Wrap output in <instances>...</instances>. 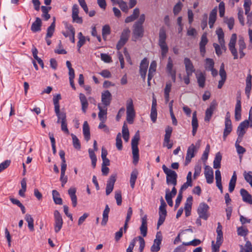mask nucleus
<instances>
[{"label": "nucleus", "instance_id": "nucleus-7", "mask_svg": "<svg viewBox=\"0 0 252 252\" xmlns=\"http://www.w3.org/2000/svg\"><path fill=\"white\" fill-rule=\"evenodd\" d=\"M173 62L171 58L169 57L168 58L167 63L166 67V69L167 73L170 75L172 81L175 82L176 81V70L173 67Z\"/></svg>", "mask_w": 252, "mask_h": 252}, {"label": "nucleus", "instance_id": "nucleus-49", "mask_svg": "<svg viewBox=\"0 0 252 252\" xmlns=\"http://www.w3.org/2000/svg\"><path fill=\"white\" fill-rule=\"evenodd\" d=\"M243 176L246 182L249 183L252 187V171H249L248 172L245 171Z\"/></svg>", "mask_w": 252, "mask_h": 252}, {"label": "nucleus", "instance_id": "nucleus-52", "mask_svg": "<svg viewBox=\"0 0 252 252\" xmlns=\"http://www.w3.org/2000/svg\"><path fill=\"white\" fill-rule=\"evenodd\" d=\"M117 3L119 4L121 9L125 12H127L128 7L127 3L123 0H119L117 1Z\"/></svg>", "mask_w": 252, "mask_h": 252}, {"label": "nucleus", "instance_id": "nucleus-57", "mask_svg": "<svg viewBox=\"0 0 252 252\" xmlns=\"http://www.w3.org/2000/svg\"><path fill=\"white\" fill-rule=\"evenodd\" d=\"M191 125H192V127L198 128V121H197V119L196 111L194 112L192 114Z\"/></svg>", "mask_w": 252, "mask_h": 252}, {"label": "nucleus", "instance_id": "nucleus-1", "mask_svg": "<svg viewBox=\"0 0 252 252\" xmlns=\"http://www.w3.org/2000/svg\"><path fill=\"white\" fill-rule=\"evenodd\" d=\"M145 20V15L142 14L138 21L135 22L133 25V40L136 41L138 38H141L144 34V28L143 24Z\"/></svg>", "mask_w": 252, "mask_h": 252}, {"label": "nucleus", "instance_id": "nucleus-13", "mask_svg": "<svg viewBox=\"0 0 252 252\" xmlns=\"http://www.w3.org/2000/svg\"><path fill=\"white\" fill-rule=\"evenodd\" d=\"M166 194L165 196V199L168 204L172 207L173 206V201L172 198L175 196L177 193V189L175 187H173L171 192H170L169 189H167L165 190Z\"/></svg>", "mask_w": 252, "mask_h": 252}, {"label": "nucleus", "instance_id": "nucleus-54", "mask_svg": "<svg viewBox=\"0 0 252 252\" xmlns=\"http://www.w3.org/2000/svg\"><path fill=\"white\" fill-rule=\"evenodd\" d=\"M137 240L139 241V251L140 252H143L145 246V242L143 238L140 236L136 237Z\"/></svg>", "mask_w": 252, "mask_h": 252}, {"label": "nucleus", "instance_id": "nucleus-46", "mask_svg": "<svg viewBox=\"0 0 252 252\" xmlns=\"http://www.w3.org/2000/svg\"><path fill=\"white\" fill-rule=\"evenodd\" d=\"M88 152H89L90 158H91V160H92V165L93 168H95V167L96 166V160H97L96 157L95 155L94 151L93 150L90 149H89Z\"/></svg>", "mask_w": 252, "mask_h": 252}, {"label": "nucleus", "instance_id": "nucleus-43", "mask_svg": "<svg viewBox=\"0 0 252 252\" xmlns=\"http://www.w3.org/2000/svg\"><path fill=\"white\" fill-rule=\"evenodd\" d=\"M161 49V55L163 59L168 52V47L166 42L163 43H158Z\"/></svg>", "mask_w": 252, "mask_h": 252}, {"label": "nucleus", "instance_id": "nucleus-26", "mask_svg": "<svg viewBox=\"0 0 252 252\" xmlns=\"http://www.w3.org/2000/svg\"><path fill=\"white\" fill-rule=\"evenodd\" d=\"M238 45H239V51L240 53V58H243L245 54L243 52V50L246 48V45L244 41V37L242 36H239V40H238Z\"/></svg>", "mask_w": 252, "mask_h": 252}, {"label": "nucleus", "instance_id": "nucleus-12", "mask_svg": "<svg viewBox=\"0 0 252 252\" xmlns=\"http://www.w3.org/2000/svg\"><path fill=\"white\" fill-rule=\"evenodd\" d=\"M249 120H245L241 122L237 127V133L239 137H242L246 133L245 129L249 126Z\"/></svg>", "mask_w": 252, "mask_h": 252}, {"label": "nucleus", "instance_id": "nucleus-39", "mask_svg": "<svg viewBox=\"0 0 252 252\" xmlns=\"http://www.w3.org/2000/svg\"><path fill=\"white\" fill-rule=\"evenodd\" d=\"M25 220L28 222V227L31 231L34 230L33 219L32 216L29 214H27L25 217Z\"/></svg>", "mask_w": 252, "mask_h": 252}, {"label": "nucleus", "instance_id": "nucleus-4", "mask_svg": "<svg viewBox=\"0 0 252 252\" xmlns=\"http://www.w3.org/2000/svg\"><path fill=\"white\" fill-rule=\"evenodd\" d=\"M54 230L56 233H58L62 228L63 225V220L62 216L58 210L54 212Z\"/></svg>", "mask_w": 252, "mask_h": 252}, {"label": "nucleus", "instance_id": "nucleus-40", "mask_svg": "<svg viewBox=\"0 0 252 252\" xmlns=\"http://www.w3.org/2000/svg\"><path fill=\"white\" fill-rule=\"evenodd\" d=\"M52 195L55 204L59 205L63 204L62 199L60 197V193L57 190H53L52 191Z\"/></svg>", "mask_w": 252, "mask_h": 252}, {"label": "nucleus", "instance_id": "nucleus-20", "mask_svg": "<svg viewBox=\"0 0 252 252\" xmlns=\"http://www.w3.org/2000/svg\"><path fill=\"white\" fill-rule=\"evenodd\" d=\"M243 201L250 204H252V197L249 192L244 189H241L240 191Z\"/></svg>", "mask_w": 252, "mask_h": 252}, {"label": "nucleus", "instance_id": "nucleus-19", "mask_svg": "<svg viewBox=\"0 0 252 252\" xmlns=\"http://www.w3.org/2000/svg\"><path fill=\"white\" fill-rule=\"evenodd\" d=\"M167 215L166 208L159 207V219L157 223V229H158L159 226L162 225L165 220Z\"/></svg>", "mask_w": 252, "mask_h": 252}, {"label": "nucleus", "instance_id": "nucleus-16", "mask_svg": "<svg viewBox=\"0 0 252 252\" xmlns=\"http://www.w3.org/2000/svg\"><path fill=\"white\" fill-rule=\"evenodd\" d=\"M184 64L187 75H188V76H191L192 74L195 71V69L192 62L189 59L185 58L184 59Z\"/></svg>", "mask_w": 252, "mask_h": 252}, {"label": "nucleus", "instance_id": "nucleus-24", "mask_svg": "<svg viewBox=\"0 0 252 252\" xmlns=\"http://www.w3.org/2000/svg\"><path fill=\"white\" fill-rule=\"evenodd\" d=\"M196 78L198 86L200 88H203L205 86L206 76L205 73L199 72L196 74Z\"/></svg>", "mask_w": 252, "mask_h": 252}, {"label": "nucleus", "instance_id": "nucleus-15", "mask_svg": "<svg viewBox=\"0 0 252 252\" xmlns=\"http://www.w3.org/2000/svg\"><path fill=\"white\" fill-rule=\"evenodd\" d=\"M197 151L195 146L192 144L188 149L186 157L185 164L187 165L190 162L191 159L194 157V152Z\"/></svg>", "mask_w": 252, "mask_h": 252}, {"label": "nucleus", "instance_id": "nucleus-38", "mask_svg": "<svg viewBox=\"0 0 252 252\" xmlns=\"http://www.w3.org/2000/svg\"><path fill=\"white\" fill-rule=\"evenodd\" d=\"M138 174V172L136 169L133 170L130 174V187L132 189H133L135 186V183L136 180L137 178Z\"/></svg>", "mask_w": 252, "mask_h": 252}, {"label": "nucleus", "instance_id": "nucleus-21", "mask_svg": "<svg viewBox=\"0 0 252 252\" xmlns=\"http://www.w3.org/2000/svg\"><path fill=\"white\" fill-rule=\"evenodd\" d=\"M147 216L145 215L141 219V225L140 227V233L143 237H146L147 234Z\"/></svg>", "mask_w": 252, "mask_h": 252}, {"label": "nucleus", "instance_id": "nucleus-34", "mask_svg": "<svg viewBox=\"0 0 252 252\" xmlns=\"http://www.w3.org/2000/svg\"><path fill=\"white\" fill-rule=\"evenodd\" d=\"M110 212V208L108 205L105 206L104 210L102 214V220L101 224L103 226H105L108 220V214Z\"/></svg>", "mask_w": 252, "mask_h": 252}, {"label": "nucleus", "instance_id": "nucleus-28", "mask_svg": "<svg viewBox=\"0 0 252 252\" xmlns=\"http://www.w3.org/2000/svg\"><path fill=\"white\" fill-rule=\"evenodd\" d=\"M192 196L188 197L187 199L186 202L185 204V215L186 217H188L190 215L191 209L192 205Z\"/></svg>", "mask_w": 252, "mask_h": 252}, {"label": "nucleus", "instance_id": "nucleus-10", "mask_svg": "<svg viewBox=\"0 0 252 252\" xmlns=\"http://www.w3.org/2000/svg\"><path fill=\"white\" fill-rule=\"evenodd\" d=\"M116 174H112L110 176L109 180L107 182L106 188V194L109 195L113 191L115 183L116 181Z\"/></svg>", "mask_w": 252, "mask_h": 252}, {"label": "nucleus", "instance_id": "nucleus-22", "mask_svg": "<svg viewBox=\"0 0 252 252\" xmlns=\"http://www.w3.org/2000/svg\"><path fill=\"white\" fill-rule=\"evenodd\" d=\"M57 123H61V129L64 132L68 134L69 130L67 127V122L66 115H61V117L58 118Z\"/></svg>", "mask_w": 252, "mask_h": 252}, {"label": "nucleus", "instance_id": "nucleus-23", "mask_svg": "<svg viewBox=\"0 0 252 252\" xmlns=\"http://www.w3.org/2000/svg\"><path fill=\"white\" fill-rule=\"evenodd\" d=\"M216 34L218 35L219 42L222 49L225 50V41L224 39V33L221 28L216 30Z\"/></svg>", "mask_w": 252, "mask_h": 252}, {"label": "nucleus", "instance_id": "nucleus-27", "mask_svg": "<svg viewBox=\"0 0 252 252\" xmlns=\"http://www.w3.org/2000/svg\"><path fill=\"white\" fill-rule=\"evenodd\" d=\"M216 232L217 233L216 243L218 245H221L223 242V233L222 231V226L220 222H218V223Z\"/></svg>", "mask_w": 252, "mask_h": 252}, {"label": "nucleus", "instance_id": "nucleus-62", "mask_svg": "<svg viewBox=\"0 0 252 252\" xmlns=\"http://www.w3.org/2000/svg\"><path fill=\"white\" fill-rule=\"evenodd\" d=\"M10 160H6L1 163L0 164V173L7 168L10 164Z\"/></svg>", "mask_w": 252, "mask_h": 252}, {"label": "nucleus", "instance_id": "nucleus-64", "mask_svg": "<svg viewBox=\"0 0 252 252\" xmlns=\"http://www.w3.org/2000/svg\"><path fill=\"white\" fill-rule=\"evenodd\" d=\"M201 171V166L200 164H197L194 167V172L193 174V178L195 179L199 175Z\"/></svg>", "mask_w": 252, "mask_h": 252}, {"label": "nucleus", "instance_id": "nucleus-36", "mask_svg": "<svg viewBox=\"0 0 252 252\" xmlns=\"http://www.w3.org/2000/svg\"><path fill=\"white\" fill-rule=\"evenodd\" d=\"M161 242V239L156 238L154 240V244L152 246L151 248V252H158L160 250V245Z\"/></svg>", "mask_w": 252, "mask_h": 252}, {"label": "nucleus", "instance_id": "nucleus-35", "mask_svg": "<svg viewBox=\"0 0 252 252\" xmlns=\"http://www.w3.org/2000/svg\"><path fill=\"white\" fill-rule=\"evenodd\" d=\"M222 158V156L220 152L216 154L215 159L213 161V167L215 169L220 168V162Z\"/></svg>", "mask_w": 252, "mask_h": 252}, {"label": "nucleus", "instance_id": "nucleus-55", "mask_svg": "<svg viewBox=\"0 0 252 252\" xmlns=\"http://www.w3.org/2000/svg\"><path fill=\"white\" fill-rule=\"evenodd\" d=\"M214 62L213 59L207 58L206 59L205 68L206 69H212L214 68Z\"/></svg>", "mask_w": 252, "mask_h": 252}, {"label": "nucleus", "instance_id": "nucleus-56", "mask_svg": "<svg viewBox=\"0 0 252 252\" xmlns=\"http://www.w3.org/2000/svg\"><path fill=\"white\" fill-rule=\"evenodd\" d=\"M219 74L221 77V79L225 80L226 79V73L224 70V64L222 63L220 67Z\"/></svg>", "mask_w": 252, "mask_h": 252}, {"label": "nucleus", "instance_id": "nucleus-2", "mask_svg": "<svg viewBox=\"0 0 252 252\" xmlns=\"http://www.w3.org/2000/svg\"><path fill=\"white\" fill-rule=\"evenodd\" d=\"M162 168L166 175V183L168 185H172L175 187L177 184V174L175 171L168 168L164 164L162 165Z\"/></svg>", "mask_w": 252, "mask_h": 252}, {"label": "nucleus", "instance_id": "nucleus-3", "mask_svg": "<svg viewBox=\"0 0 252 252\" xmlns=\"http://www.w3.org/2000/svg\"><path fill=\"white\" fill-rule=\"evenodd\" d=\"M135 116L132 100L129 99L126 102V121L130 124H133Z\"/></svg>", "mask_w": 252, "mask_h": 252}, {"label": "nucleus", "instance_id": "nucleus-60", "mask_svg": "<svg viewBox=\"0 0 252 252\" xmlns=\"http://www.w3.org/2000/svg\"><path fill=\"white\" fill-rule=\"evenodd\" d=\"M225 23L227 24L228 25V28L230 30H232L233 28V26L234 24V19L233 17H230L229 18H226L225 19Z\"/></svg>", "mask_w": 252, "mask_h": 252}, {"label": "nucleus", "instance_id": "nucleus-5", "mask_svg": "<svg viewBox=\"0 0 252 252\" xmlns=\"http://www.w3.org/2000/svg\"><path fill=\"white\" fill-rule=\"evenodd\" d=\"M130 33V31L128 28L125 29L123 31L120 39L116 45V48L118 50H120L126 43L129 37Z\"/></svg>", "mask_w": 252, "mask_h": 252}, {"label": "nucleus", "instance_id": "nucleus-53", "mask_svg": "<svg viewBox=\"0 0 252 252\" xmlns=\"http://www.w3.org/2000/svg\"><path fill=\"white\" fill-rule=\"evenodd\" d=\"M115 198L116 200L117 205L119 206L121 205L122 202L121 191L119 190L115 191Z\"/></svg>", "mask_w": 252, "mask_h": 252}, {"label": "nucleus", "instance_id": "nucleus-45", "mask_svg": "<svg viewBox=\"0 0 252 252\" xmlns=\"http://www.w3.org/2000/svg\"><path fill=\"white\" fill-rule=\"evenodd\" d=\"M166 34L165 31L163 29H160L159 32V39L158 43H163L166 42Z\"/></svg>", "mask_w": 252, "mask_h": 252}, {"label": "nucleus", "instance_id": "nucleus-31", "mask_svg": "<svg viewBox=\"0 0 252 252\" xmlns=\"http://www.w3.org/2000/svg\"><path fill=\"white\" fill-rule=\"evenodd\" d=\"M41 24V19L38 17L36 18L35 21L32 24L31 30L34 32L40 31Z\"/></svg>", "mask_w": 252, "mask_h": 252}, {"label": "nucleus", "instance_id": "nucleus-6", "mask_svg": "<svg viewBox=\"0 0 252 252\" xmlns=\"http://www.w3.org/2000/svg\"><path fill=\"white\" fill-rule=\"evenodd\" d=\"M209 206L205 203H201L197 209V213L200 218L207 220L209 217Z\"/></svg>", "mask_w": 252, "mask_h": 252}, {"label": "nucleus", "instance_id": "nucleus-41", "mask_svg": "<svg viewBox=\"0 0 252 252\" xmlns=\"http://www.w3.org/2000/svg\"><path fill=\"white\" fill-rule=\"evenodd\" d=\"M133 156V163L136 164L139 160V149L138 147H131Z\"/></svg>", "mask_w": 252, "mask_h": 252}, {"label": "nucleus", "instance_id": "nucleus-50", "mask_svg": "<svg viewBox=\"0 0 252 252\" xmlns=\"http://www.w3.org/2000/svg\"><path fill=\"white\" fill-rule=\"evenodd\" d=\"M116 146L119 150H121L123 148L122 135L120 133H118L116 139Z\"/></svg>", "mask_w": 252, "mask_h": 252}, {"label": "nucleus", "instance_id": "nucleus-48", "mask_svg": "<svg viewBox=\"0 0 252 252\" xmlns=\"http://www.w3.org/2000/svg\"><path fill=\"white\" fill-rule=\"evenodd\" d=\"M71 136L72 138L73 147L77 150H80L81 148V144L78 138L73 133L71 134Z\"/></svg>", "mask_w": 252, "mask_h": 252}, {"label": "nucleus", "instance_id": "nucleus-9", "mask_svg": "<svg viewBox=\"0 0 252 252\" xmlns=\"http://www.w3.org/2000/svg\"><path fill=\"white\" fill-rule=\"evenodd\" d=\"M237 40V35L235 33L232 34L228 44L229 49L234 57V59H238L237 51L235 48V44Z\"/></svg>", "mask_w": 252, "mask_h": 252}, {"label": "nucleus", "instance_id": "nucleus-14", "mask_svg": "<svg viewBox=\"0 0 252 252\" xmlns=\"http://www.w3.org/2000/svg\"><path fill=\"white\" fill-rule=\"evenodd\" d=\"M204 174L207 183H212L214 181V172L212 168L210 166L208 165L205 166Z\"/></svg>", "mask_w": 252, "mask_h": 252}, {"label": "nucleus", "instance_id": "nucleus-42", "mask_svg": "<svg viewBox=\"0 0 252 252\" xmlns=\"http://www.w3.org/2000/svg\"><path fill=\"white\" fill-rule=\"evenodd\" d=\"M55 29V18L51 25L48 28L46 33V38H50L53 35Z\"/></svg>", "mask_w": 252, "mask_h": 252}, {"label": "nucleus", "instance_id": "nucleus-25", "mask_svg": "<svg viewBox=\"0 0 252 252\" xmlns=\"http://www.w3.org/2000/svg\"><path fill=\"white\" fill-rule=\"evenodd\" d=\"M97 107L99 109L98 117L100 122H106L107 120V108L103 109L100 104H98Z\"/></svg>", "mask_w": 252, "mask_h": 252}, {"label": "nucleus", "instance_id": "nucleus-59", "mask_svg": "<svg viewBox=\"0 0 252 252\" xmlns=\"http://www.w3.org/2000/svg\"><path fill=\"white\" fill-rule=\"evenodd\" d=\"M54 106H55V113L57 115V116L58 117V118H59L60 117H61V116L62 115L64 116V115H66L65 113L64 112H61L60 111V104L59 103H54Z\"/></svg>", "mask_w": 252, "mask_h": 252}, {"label": "nucleus", "instance_id": "nucleus-44", "mask_svg": "<svg viewBox=\"0 0 252 252\" xmlns=\"http://www.w3.org/2000/svg\"><path fill=\"white\" fill-rule=\"evenodd\" d=\"M65 28H66V29H67L69 30L70 33H71V35L69 36L70 39V41L72 43H74L75 42V31L74 28L73 27V26L72 25H69V24H66V25H65Z\"/></svg>", "mask_w": 252, "mask_h": 252}, {"label": "nucleus", "instance_id": "nucleus-30", "mask_svg": "<svg viewBox=\"0 0 252 252\" xmlns=\"http://www.w3.org/2000/svg\"><path fill=\"white\" fill-rule=\"evenodd\" d=\"M79 98L81 103L82 110L85 113L88 107L89 103L85 94L81 93L79 94Z\"/></svg>", "mask_w": 252, "mask_h": 252}, {"label": "nucleus", "instance_id": "nucleus-37", "mask_svg": "<svg viewBox=\"0 0 252 252\" xmlns=\"http://www.w3.org/2000/svg\"><path fill=\"white\" fill-rule=\"evenodd\" d=\"M232 129L231 123H225V128L223 133V139L225 140L226 137L230 133Z\"/></svg>", "mask_w": 252, "mask_h": 252}, {"label": "nucleus", "instance_id": "nucleus-63", "mask_svg": "<svg viewBox=\"0 0 252 252\" xmlns=\"http://www.w3.org/2000/svg\"><path fill=\"white\" fill-rule=\"evenodd\" d=\"M219 14L220 17H222L224 15L225 13V7L224 3L223 2H220L219 5Z\"/></svg>", "mask_w": 252, "mask_h": 252}, {"label": "nucleus", "instance_id": "nucleus-47", "mask_svg": "<svg viewBox=\"0 0 252 252\" xmlns=\"http://www.w3.org/2000/svg\"><path fill=\"white\" fill-rule=\"evenodd\" d=\"M140 140V134L139 131H137L131 140V147H138V142Z\"/></svg>", "mask_w": 252, "mask_h": 252}, {"label": "nucleus", "instance_id": "nucleus-8", "mask_svg": "<svg viewBox=\"0 0 252 252\" xmlns=\"http://www.w3.org/2000/svg\"><path fill=\"white\" fill-rule=\"evenodd\" d=\"M218 103L216 100H213L210 103V106L208 108L205 112V116L204 121L209 122L214 112L217 108Z\"/></svg>", "mask_w": 252, "mask_h": 252}, {"label": "nucleus", "instance_id": "nucleus-18", "mask_svg": "<svg viewBox=\"0 0 252 252\" xmlns=\"http://www.w3.org/2000/svg\"><path fill=\"white\" fill-rule=\"evenodd\" d=\"M208 40L207 37V34L206 33H203L201 38V41L199 43L200 51L201 55L204 56L206 50L205 46L207 44Z\"/></svg>", "mask_w": 252, "mask_h": 252}, {"label": "nucleus", "instance_id": "nucleus-51", "mask_svg": "<svg viewBox=\"0 0 252 252\" xmlns=\"http://www.w3.org/2000/svg\"><path fill=\"white\" fill-rule=\"evenodd\" d=\"M249 231L245 226L239 227L237 228V233L238 235L241 236H246L248 235Z\"/></svg>", "mask_w": 252, "mask_h": 252}, {"label": "nucleus", "instance_id": "nucleus-17", "mask_svg": "<svg viewBox=\"0 0 252 252\" xmlns=\"http://www.w3.org/2000/svg\"><path fill=\"white\" fill-rule=\"evenodd\" d=\"M112 99V95L108 90L104 91L101 94V101L105 106L110 105Z\"/></svg>", "mask_w": 252, "mask_h": 252}, {"label": "nucleus", "instance_id": "nucleus-33", "mask_svg": "<svg viewBox=\"0 0 252 252\" xmlns=\"http://www.w3.org/2000/svg\"><path fill=\"white\" fill-rule=\"evenodd\" d=\"M237 181V175L236 172L234 171L233 173V175L231 177V178L229 183V187L228 190L230 192H232L234 190L236 183Z\"/></svg>", "mask_w": 252, "mask_h": 252}, {"label": "nucleus", "instance_id": "nucleus-61", "mask_svg": "<svg viewBox=\"0 0 252 252\" xmlns=\"http://www.w3.org/2000/svg\"><path fill=\"white\" fill-rule=\"evenodd\" d=\"M182 7V3L181 2H178L173 8V13L174 15H177L181 10Z\"/></svg>", "mask_w": 252, "mask_h": 252}, {"label": "nucleus", "instance_id": "nucleus-58", "mask_svg": "<svg viewBox=\"0 0 252 252\" xmlns=\"http://www.w3.org/2000/svg\"><path fill=\"white\" fill-rule=\"evenodd\" d=\"M172 128L170 126L166 127L165 129V134L164 137L165 138V141H167L168 139H170V136L172 132Z\"/></svg>", "mask_w": 252, "mask_h": 252}, {"label": "nucleus", "instance_id": "nucleus-32", "mask_svg": "<svg viewBox=\"0 0 252 252\" xmlns=\"http://www.w3.org/2000/svg\"><path fill=\"white\" fill-rule=\"evenodd\" d=\"M83 132L85 139L88 141L90 139V127L87 121L84 122L83 126Z\"/></svg>", "mask_w": 252, "mask_h": 252}, {"label": "nucleus", "instance_id": "nucleus-29", "mask_svg": "<svg viewBox=\"0 0 252 252\" xmlns=\"http://www.w3.org/2000/svg\"><path fill=\"white\" fill-rule=\"evenodd\" d=\"M217 13V8H214L210 12L209 18V25L210 28H212L214 24L216 22Z\"/></svg>", "mask_w": 252, "mask_h": 252}, {"label": "nucleus", "instance_id": "nucleus-11", "mask_svg": "<svg viewBox=\"0 0 252 252\" xmlns=\"http://www.w3.org/2000/svg\"><path fill=\"white\" fill-rule=\"evenodd\" d=\"M149 62L146 58H144L141 62L140 64V74L142 79L145 81L146 79L147 68Z\"/></svg>", "mask_w": 252, "mask_h": 252}]
</instances>
